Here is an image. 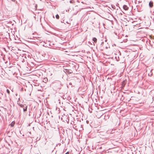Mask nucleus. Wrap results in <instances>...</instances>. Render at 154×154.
Wrapping results in <instances>:
<instances>
[{
  "label": "nucleus",
  "mask_w": 154,
  "mask_h": 154,
  "mask_svg": "<svg viewBox=\"0 0 154 154\" xmlns=\"http://www.w3.org/2000/svg\"><path fill=\"white\" fill-rule=\"evenodd\" d=\"M56 18L58 19H59V16L58 14H57L56 15Z\"/></svg>",
  "instance_id": "obj_9"
},
{
  "label": "nucleus",
  "mask_w": 154,
  "mask_h": 154,
  "mask_svg": "<svg viewBox=\"0 0 154 154\" xmlns=\"http://www.w3.org/2000/svg\"><path fill=\"white\" fill-rule=\"evenodd\" d=\"M66 117L67 118V120H66V122L68 123L69 122V119H68V116H66Z\"/></svg>",
  "instance_id": "obj_7"
},
{
  "label": "nucleus",
  "mask_w": 154,
  "mask_h": 154,
  "mask_svg": "<svg viewBox=\"0 0 154 154\" xmlns=\"http://www.w3.org/2000/svg\"><path fill=\"white\" fill-rule=\"evenodd\" d=\"M64 72L66 73H67V74H69L72 72V71L71 70H68L67 69H64L63 70Z\"/></svg>",
  "instance_id": "obj_2"
},
{
  "label": "nucleus",
  "mask_w": 154,
  "mask_h": 154,
  "mask_svg": "<svg viewBox=\"0 0 154 154\" xmlns=\"http://www.w3.org/2000/svg\"><path fill=\"white\" fill-rule=\"evenodd\" d=\"M113 45H115V46H116V45H115V44H114Z\"/></svg>",
  "instance_id": "obj_13"
},
{
  "label": "nucleus",
  "mask_w": 154,
  "mask_h": 154,
  "mask_svg": "<svg viewBox=\"0 0 154 154\" xmlns=\"http://www.w3.org/2000/svg\"><path fill=\"white\" fill-rule=\"evenodd\" d=\"M15 124V122H12L10 124V125L11 127H13L14 126Z\"/></svg>",
  "instance_id": "obj_6"
},
{
  "label": "nucleus",
  "mask_w": 154,
  "mask_h": 154,
  "mask_svg": "<svg viewBox=\"0 0 154 154\" xmlns=\"http://www.w3.org/2000/svg\"><path fill=\"white\" fill-rule=\"evenodd\" d=\"M6 91H7V93L8 94H10V91L8 89H7Z\"/></svg>",
  "instance_id": "obj_10"
},
{
  "label": "nucleus",
  "mask_w": 154,
  "mask_h": 154,
  "mask_svg": "<svg viewBox=\"0 0 154 154\" xmlns=\"http://www.w3.org/2000/svg\"><path fill=\"white\" fill-rule=\"evenodd\" d=\"M68 153V152H67L66 153V154H67V153Z\"/></svg>",
  "instance_id": "obj_11"
},
{
  "label": "nucleus",
  "mask_w": 154,
  "mask_h": 154,
  "mask_svg": "<svg viewBox=\"0 0 154 154\" xmlns=\"http://www.w3.org/2000/svg\"><path fill=\"white\" fill-rule=\"evenodd\" d=\"M149 6L150 8H152L153 6V3L152 2H149Z\"/></svg>",
  "instance_id": "obj_5"
},
{
  "label": "nucleus",
  "mask_w": 154,
  "mask_h": 154,
  "mask_svg": "<svg viewBox=\"0 0 154 154\" xmlns=\"http://www.w3.org/2000/svg\"><path fill=\"white\" fill-rule=\"evenodd\" d=\"M21 107L23 108L24 112H26L27 111V106H26V105H20Z\"/></svg>",
  "instance_id": "obj_3"
},
{
  "label": "nucleus",
  "mask_w": 154,
  "mask_h": 154,
  "mask_svg": "<svg viewBox=\"0 0 154 154\" xmlns=\"http://www.w3.org/2000/svg\"><path fill=\"white\" fill-rule=\"evenodd\" d=\"M122 12L120 8L117 9L116 11V14L117 15H122Z\"/></svg>",
  "instance_id": "obj_1"
},
{
  "label": "nucleus",
  "mask_w": 154,
  "mask_h": 154,
  "mask_svg": "<svg viewBox=\"0 0 154 154\" xmlns=\"http://www.w3.org/2000/svg\"><path fill=\"white\" fill-rule=\"evenodd\" d=\"M101 148H102L101 147H100V149H101Z\"/></svg>",
  "instance_id": "obj_14"
},
{
  "label": "nucleus",
  "mask_w": 154,
  "mask_h": 154,
  "mask_svg": "<svg viewBox=\"0 0 154 154\" xmlns=\"http://www.w3.org/2000/svg\"><path fill=\"white\" fill-rule=\"evenodd\" d=\"M15 0H12V1H14Z\"/></svg>",
  "instance_id": "obj_12"
},
{
  "label": "nucleus",
  "mask_w": 154,
  "mask_h": 154,
  "mask_svg": "<svg viewBox=\"0 0 154 154\" xmlns=\"http://www.w3.org/2000/svg\"><path fill=\"white\" fill-rule=\"evenodd\" d=\"M93 41H94V42L95 43H96L97 42V39L96 38H93Z\"/></svg>",
  "instance_id": "obj_8"
},
{
  "label": "nucleus",
  "mask_w": 154,
  "mask_h": 154,
  "mask_svg": "<svg viewBox=\"0 0 154 154\" xmlns=\"http://www.w3.org/2000/svg\"><path fill=\"white\" fill-rule=\"evenodd\" d=\"M123 8L124 10H128V7L127 6V5H124L123 6Z\"/></svg>",
  "instance_id": "obj_4"
}]
</instances>
